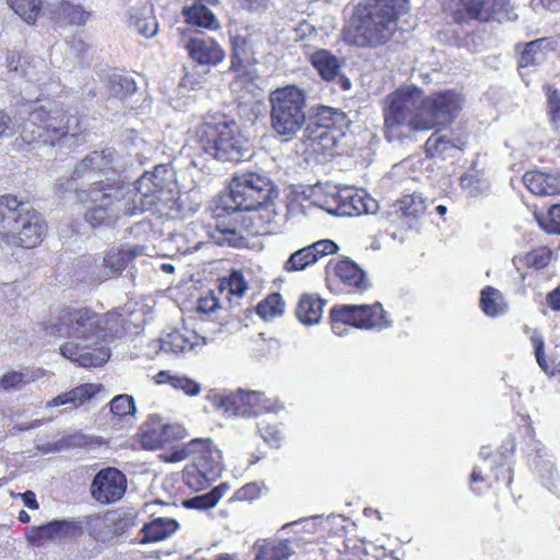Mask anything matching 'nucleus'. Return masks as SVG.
I'll return each mask as SVG.
<instances>
[{"mask_svg": "<svg viewBox=\"0 0 560 560\" xmlns=\"http://www.w3.org/2000/svg\"><path fill=\"white\" fill-rule=\"evenodd\" d=\"M229 189L212 210L208 235L219 246L240 247L244 236L237 212L272 208L278 190L267 174L256 171L235 174Z\"/></svg>", "mask_w": 560, "mask_h": 560, "instance_id": "3", "label": "nucleus"}, {"mask_svg": "<svg viewBox=\"0 0 560 560\" xmlns=\"http://www.w3.org/2000/svg\"><path fill=\"white\" fill-rule=\"evenodd\" d=\"M31 210L27 201H20L15 196L0 197V242L11 245L19 224Z\"/></svg>", "mask_w": 560, "mask_h": 560, "instance_id": "15", "label": "nucleus"}, {"mask_svg": "<svg viewBox=\"0 0 560 560\" xmlns=\"http://www.w3.org/2000/svg\"><path fill=\"white\" fill-rule=\"evenodd\" d=\"M79 119L67 116L57 104L36 105L21 126L3 110H0V137H11L20 129L22 139L27 143L54 145L56 141L71 135H78Z\"/></svg>", "mask_w": 560, "mask_h": 560, "instance_id": "4", "label": "nucleus"}, {"mask_svg": "<svg viewBox=\"0 0 560 560\" xmlns=\"http://www.w3.org/2000/svg\"><path fill=\"white\" fill-rule=\"evenodd\" d=\"M255 560H288L294 549L290 540L283 539L279 541H266L262 545H255Z\"/></svg>", "mask_w": 560, "mask_h": 560, "instance_id": "37", "label": "nucleus"}, {"mask_svg": "<svg viewBox=\"0 0 560 560\" xmlns=\"http://www.w3.org/2000/svg\"><path fill=\"white\" fill-rule=\"evenodd\" d=\"M126 15L129 25L142 36L150 38L158 33V22L149 0H129Z\"/></svg>", "mask_w": 560, "mask_h": 560, "instance_id": "20", "label": "nucleus"}, {"mask_svg": "<svg viewBox=\"0 0 560 560\" xmlns=\"http://www.w3.org/2000/svg\"><path fill=\"white\" fill-rule=\"evenodd\" d=\"M110 91L116 96L122 98L135 93L136 84L128 77L114 74L110 79Z\"/></svg>", "mask_w": 560, "mask_h": 560, "instance_id": "51", "label": "nucleus"}, {"mask_svg": "<svg viewBox=\"0 0 560 560\" xmlns=\"http://www.w3.org/2000/svg\"><path fill=\"white\" fill-rule=\"evenodd\" d=\"M196 137L200 150L219 162L238 163L252 155L234 120L210 117L197 127Z\"/></svg>", "mask_w": 560, "mask_h": 560, "instance_id": "6", "label": "nucleus"}, {"mask_svg": "<svg viewBox=\"0 0 560 560\" xmlns=\"http://www.w3.org/2000/svg\"><path fill=\"white\" fill-rule=\"evenodd\" d=\"M311 62L322 79L326 81L334 80L340 72V63L337 57L328 50L315 51L311 57Z\"/></svg>", "mask_w": 560, "mask_h": 560, "instance_id": "39", "label": "nucleus"}, {"mask_svg": "<svg viewBox=\"0 0 560 560\" xmlns=\"http://www.w3.org/2000/svg\"><path fill=\"white\" fill-rule=\"evenodd\" d=\"M338 130L306 131L305 141L314 151H322L324 154L332 155L337 147Z\"/></svg>", "mask_w": 560, "mask_h": 560, "instance_id": "42", "label": "nucleus"}, {"mask_svg": "<svg viewBox=\"0 0 560 560\" xmlns=\"http://www.w3.org/2000/svg\"><path fill=\"white\" fill-rule=\"evenodd\" d=\"M335 306L330 310V324H331V330L335 335L339 337H343L348 334L347 326H351L350 322H340L335 318Z\"/></svg>", "mask_w": 560, "mask_h": 560, "instance_id": "58", "label": "nucleus"}, {"mask_svg": "<svg viewBox=\"0 0 560 560\" xmlns=\"http://www.w3.org/2000/svg\"><path fill=\"white\" fill-rule=\"evenodd\" d=\"M547 97L551 124L560 132V91L548 85Z\"/></svg>", "mask_w": 560, "mask_h": 560, "instance_id": "52", "label": "nucleus"}, {"mask_svg": "<svg viewBox=\"0 0 560 560\" xmlns=\"http://www.w3.org/2000/svg\"><path fill=\"white\" fill-rule=\"evenodd\" d=\"M19 495L22 498L24 505L28 509L37 510L39 508L36 500V494L33 491L27 490L23 493H20Z\"/></svg>", "mask_w": 560, "mask_h": 560, "instance_id": "61", "label": "nucleus"}, {"mask_svg": "<svg viewBox=\"0 0 560 560\" xmlns=\"http://www.w3.org/2000/svg\"><path fill=\"white\" fill-rule=\"evenodd\" d=\"M549 217L551 222L557 225V231L560 233V203L550 207Z\"/></svg>", "mask_w": 560, "mask_h": 560, "instance_id": "63", "label": "nucleus"}, {"mask_svg": "<svg viewBox=\"0 0 560 560\" xmlns=\"http://www.w3.org/2000/svg\"><path fill=\"white\" fill-rule=\"evenodd\" d=\"M480 307L489 317H495L508 311L503 294L493 287H486L480 293Z\"/></svg>", "mask_w": 560, "mask_h": 560, "instance_id": "40", "label": "nucleus"}, {"mask_svg": "<svg viewBox=\"0 0 560 560\" xmlns=\"http://www.w3.org/2000/svg\"><path fill=\"white\" fill-rule=\"evenodd\" d=\"M175 173L172 166L160 164L144 173L133 185L110 179L97 180L88 189H75V200L91 203L84 220L92 226H110L121 215H136L154 210L174 197Z\"/></svg>", "mask_w": 560, "mask_h": 560, "instance_id": "1", "label": "nucleus"}, {"mask_svg": "<svg viewBox=\"0 0 560 560\" xmlns=\"http://www.w3.org/2000/svg\"><path fill=\"white\" fill-rule=\"evenodd\" d=\"M233 398L234 393L221 395L215 390H210L206 396L209 406H205V410L208 411V408L211 407L213 410H222L226 416H236L235 404H232Z\"/></svg>", "mask_w": 560, "mask_h": 560, "instance_id": "48", "label": "nucleus"}, {"mask_svg": "<svg viewBox=\"0 0 560 560\" xmlns=\"http://www.w3.org/2000/svg\"><path fill=\"white\" fill-rule=\"evenodd\" d=\"M178 528V523L168 517H158L142 528L141 542H154L168 538Z\"/></svg>", "mask_w": 560, "mask_h": 560, "instance_id": "34", "label": "nucleus"}, {"mask_svg": "<svg viewBox=\"0 0 560 560\" xmlns=\"http://www.w3.org/2000/svg\"><path fill=\"white\" fill-rule=\"evenodd\" d=\"M546 303L551 310L560 312V284L547 294Z\"/></svg>", "mask_w": 560, "mask_h": 560, "instance_id": "60", "label": "nucleus"}, {"mask_svg": "<svg viewBox=\"0 0 560 560\" xmlns=\"http://www.w3.org/2000/svg\"><path fill=\"white\" fill-rule=\"evenodd\" d=\"M402 0H376L358 5L343 30L346 43L358 47L385 44L396 28Z\"/></svg>", "mask_w": 560, "mask_h": 560, "instance_id": "5", "label": "nucleus"}, {"mask_svg": "<svg viewBox=\"0 0 560 560\" xmlns=\"http://www.w3.org/2000/svg\"><path fill=\"white\" fill-rule=\"evenodd\" d=\"M185 435L186 430L180 424L164 423L159 416H151L143 427L141 443L147 450L170 447L174 452L180 447L173 443L184 439Z\"/></svg>", "mask_w": 560, "mask_h": 560, "instance_id": "12", "label": "nucleus"}, {"mask_svg": "<svg viewBox=\"0 0 560 560\" xmlns=\"http://www.w3.org/2000/svg\"><path fill=\"white\" fill-rule=\"evenodd\" d=\"M523 182L534 195L552 196L560 192V173L527 172Z\"/></svg>", "mask_w": 560, "mask_h": 560, "instance_id": "27", "label": "nucleus"}, {"mask_svg": "<svg viewBox=\"0 0 560 560\" xmlns=\"http://www.w3.org/2000/svg\"><path fill=\"white\" fill-rule=\"evenodd\" d=\"M550 258L551 250L549 248L538 247L523 256L514 257L513 264L517 269L520 265L534 269H542L549 264Z\"/></svg>", "mask_w": 560, "mask_h": 560, "instance_id": "44", "label": "nucleus"}, {"mask_svg": "<svg viewBox=\"0 0 560 560\" xmlns=\"http://www.w3.org/2000/svg\"><path fill=\"white\" fill-rule=\"evenodd\" d=\"M85 443V436L82 435V434H72V435H68L66 438H62L61 440H59L55 447H54V451H61L63 448H69V447H73V446H81Z\"/></svg>", "mask_w": 560, "mask_h": 560, "instance_id": "56", "label": "nucleus"}, {"mask_svg": "<svg viewBox=\"0 0 560 560\" xmlns=\"http://www.w3.org/2000/svg\"><path fill=\"white\" fill-rule=\"evenodd\" d=\"M202 340V345L206 343V338L199 337L195 332L188 335L183 334L178 330H174L167 334L161 341V348L165 352L183 353L191 351L198 346V340Z\"/></svg>", "mask_w": 560, "mask_h": 560, "instance_id": "35", "label": "nucleus"}, {"mask_svg": "<svg viewBox=\"0 0 560 560\" xmlns=\"http://www.w3.org/2000/svg\"><path fill=\"white\" fill-rule=\"evenodd\" d=\"M233 399L232 404H235L236 416L252 417L282 409V406H279L277 400L266 397L260 392L240 389L234 393Z\"/></svg>", "mask_w": 560, "mask_h": 560, "instance_id": "18", "label": "nucleus"}, {"mask_svg": "<svg viewBox=\"0 0 560 560\" xmlns=\"http://www.w3.org/2000/svg\"><path fill=\"white\" fill-rule=\"evenodd\" d=\"M318 206L326 212L338 217L374 213L378 208L377 201L364 191L351 188L337 190L335 187Z\"/></svg>", "mask_w": 560, "mask_h": 560, "instance_id": "10", "label": "nucleus"}, {"mask_svg": "<svg viewBox=\"0 0 560 560\" xmlns=\"http://www.w3.org/2000/svg\"><path fill=\"white\" fill-rule=\"evenodd\" d=\"M342 117V113L335 110L331 107L323 106L316 109L314 114H312L306 120L305 130L306 131H317V130H338L336 128L337 121Z\"/></svg>", "mask_w": 560, "mask_h": 560, "instance_id": "38", "label": "nucleus"}, {"mask_svg": "<svg viewBox=\"0 0 560 560\" xmlns=\"http://www.w3.org/2000/svg\"><path fill=\"white\" fill-rule=\"evenodd\" d=\"M549 45L547 38H539L526 44L520 56V68L525 69L541 63L546 59Z\"/></svg>", "mask_w": 560, "mask_h": 560, "instance_id": "43", "label": "nucleus"}, {"mask_svg": "<svg viewBox=\"0 0 560 560\" xmlns=\"http://www.w3.org/2000/svg\"><path fill=\"white\" fill-rule=\"evenodd\" d=\"M225 491L226 486L220 485L207 493L185 500L183 504L187 509L208 510L219 502Z\"/></svg>", "mask_w": 560, "mask_h": 560, "instance_id": "45", "label": "nucleus"}, {"mask_svg": "<svg viewBox=\"0 0 560 560\" xmlns=\"http://www.w3.org/2000/svg\"><path fill=\"white\" fill-rule=\"evenodd\" d=\"M118 166V155L114 149L107 148L93 151L78 162L72 171L73 178H81L90 174H107Z\"/></svg>", "mask_w": 560, "mask_h": 560, "instance_id": "19", "label": "nucleus"}, {"mask_svg": "<svg viewBox=\"0 0 560 560\" xmlns=\"http://www.w3.org/2000/svg\"><path fill=\"white\" fill-rule=\"evenodd\" d=\"M231 71L237 77L253 78L255 65L257 63L256 52L252 39L243 35L231 36Z\"/></svg>", "mask_w": 560, "mask_h": 560, "instance_id": "17", "label": "nucleus"}, {"mask_svg": "<svg viewBox=\"0 0 560 560\" xmlns=\"http://www.w3.org/2000/svg\"><path fill=\"white\" fill-rule=\"evenodd\" d=\"M384 133L389 142L401 141L423 128L422 92L418 88L399 89L384 104Z\"/></svg>", "mask_w": 560, "mask_h": 560, "instance_id": "7", "label": "nucleus"}, {"mask_svg": "<svg viewBox=\"0 0 560 560\" xmlns=\"http://www.w3.org/2000/svg\"><path fill=\"white\" fill-rule=\"evenodd\" d=\"M215 479L217 478H210L209 476L203 475L201 471L196 469V467L187 466L184 470L185 483L196 491L206 488Z\"/></svg>", "mask_w": 560, "mask_h": 560, "instance_id": "50", "label": "nucleus"}, {"mask_svg": "<svg viewBox=\"0 0 560 560\" xmlns=\"http://www.w3.org/2000/svg\"><path fill=\"white\" fill-rule=\"evenodd\" d=\"M466 141L462 137L435 131L425 141L424 148L431 158H455L464 149Z\"/></svg>", "mask_w": 560, "mask_h": 560, "instance_id": "24", "label": "nucleus"}, {"mask_svg": "<svg viewBox=\"0 0 560 560\" xmlns=\"http://www.w3.org/2000/svg\"><path fill=\"white\" fill-rule=\"evenodd\" d=\"M10 8L27 24H34L42 8L40 0H7Z\"/></svg>", "mask_w": 560, "mask_h": 560, "instance_id": "46", "label": "nucleus"}, {"mask_svg": "<svg viewBox=\"0 0 560 560\" xmlns=\"http://www.w3.org/2000/svg\"><path fill=\"white\" fill-rule=\"evenodd\" d=\"M127 489L126 476L117 468L101 469L91 485V494L100 503L110 504L122 498Z\"/></svg>", "mask_w": 560, "mask_h": 560, "instance_id": "14", "label": "nucleus"}, {"mask_svg": "<svg viewBox=\"0 0 560 560\" xmlns=\"http://www.w3.org/2000/svg\"><path fill=\"white\" fill-rule=\"evenodd\" d=\"M335 318L340 322H350L351 327L359 329H373L387 327L384 310L381 303L360 305L335 306Z\"/></svg>", "mask_w": 560, "mask_h": 560, "instance_id": "13", "label": "nucleus"}, {"mask_svg": "<svg viewBox=\"0 0 560 560\" xmlns=\"http://www.w3.org/2000/svg\"><path fill=\"white\" fill-rule=\"evenodd\" d=\"M509 0H460L468 18L489 21L494 13L502 11Z\"/></svg>", "mask_w": 560, "mask_h": 560, "instance_id": "32", "label": "nucleus"}, {"mask_svg": "<svg viewBox=\"0 0 560 560\" xmlns=\"http://www.w3.org/2000/svg\"><path fill=\"white\" fill-rule=\"evenodd\" d=\"M166 462L176 463L191 457V467H196L210 478H218L222 471L221 452L209 439H195L174 452L161 455Z\"/></svg>", "mask_w": 560, "mask_h": 560, "instance_id": "9", "label": "nucleus"}, {"mask_svg": "<svg viewBox=\"0 0 560 560\" xmlns=\"http://www.w3.org/2000/svg\"><path fill=\"white\" fill-rule=\"evenodd\" d=\"M81 532V526L72 520H54L47 524L32 528L30 540L39 544L42 539L60 540L71 538Z\"/></svg>", "mask_w": 560, "mask_h": 560, "instance_id": "23", "label": "nucleus"}, {"mask_svg": "<svg viewBox=\"0 0 560 560\" xmlns=\"http://www.w3.org/2000/svg\"><path fill=\"white\" fill-rule=\"evenodd\" d=\"M334 271L336 277L348 288L353 291H364L368 287L365 273L350 259H342L338 261Z\"/></svg>", "mask_w": 560, "mask_h": 560, "instance_id": "30", "label": "nucleus"}, {"mask_svg": "<svg viewBox=\"0 0 560 560\" xmlns=\"http://www.w3.org/2000/svg\"><path fill=\"white\" fill-rule=\"evenodd\" d=\"M47 11L52 20L63 24L82 25L88 22L91 11L80 3L69 0H56L47 5Z\"/></svg>", "mask_w": 560, "mask_h": 560, "instance_id": "25", "label": "nucleus"}, {"mask_svg": "<svg viewBox=\"0 0 560 560\" xmlns=\"http://www.w3.org/2000/svg\"><path fill=\"white\" fill-rule=\"evenodd\" d=\"M425 209V200L421 195L412 194L398 200L394 214L401 221L402 228L416 229Z\"/></svg>", "mask_w": 560, "mask_h": 560, "instance_id": "26", "label": "nucleus"}, {"mask_svg": "<svg viewBox=\"0 0 560 560\" xmlns=\"http://www.w3.org/2000/svg\"><path fill=\"white\" fill-rule=\"evenodd\" d=\"M23 383H25L24 374L15 371L8 372L0 378V387L5 390L15 389Z\"/></svg>", "mask_w": 560, "mask_h": 560, "instance_id": "54", "label": "nucleus"}, {"mask_svg": "<svg viewBox=\"0 0 560 560\" xmlns=\"http://www.w3.org/2000/svg\"><path fill=\"white\" fill-rule=\"evenodd\" d=\"M206 2H192L190 5L183 8L185 21L194 26L202 27L211 31L220 28V22L213 12L205 5Z\"/></svg>", "mask_w": 560, "mask_h": 560, "instance_id": "31", "label": "nucleus"}, {"mask_svg": "<svg viewBox=\"0 0 560 560\" xmlns=\"http://www.w3.org/2000/svg\"><path fill=\"white\" fill-rule=\"evenodd\" d=\"M218 307V301L214 298L201 299L198 302V310L203 313L213 312Z\"/></svg>", "mask_w": 560, "mask_h": 560, "instance_id": "62", "label": "nucleus"}, {"mask_svg": "<svg viewBox=\"0 0 560 560\" xmlns=\"http://www.w3.org/2000/svg\"><path fill=\"white\" fill-rule=\"evenodd\" d=\"M75 275L80 281L86 283H100L109 279L103 257H89L81 260Z\"/></svg>", "mask_w": 560, "mask_h": 560, "instance_id": "36", "label": "nucleus"}, {"mask_svg": "<svg viewBox=\"0 0 560 560\" xmlns=\"http://www.w3.org/2000/svg\"><path fill=\"white\" fill-rule=\"evenodd\" d=\"M259 492V487L254 482H249L236 491V498L238 500H254L258 498Z\"/></svg>", "mask_w": 560, "mask_h": 560, "instance_id": "57", "label": "nucleus"}, {"mask_svg": "<svg viewBox=\"0 0 560 560\" xmlns=\"http://www.w3.org/2000/svg\"><path fill=\"white\" fill-rule=\"evenodd\" d=\"M338 249V245L331 240L317 241L291 254L284 262L283 269L288 272L302 271L322 257L335 254Z\"/></svg>", "mask_w": 560, "mask_h": 560, "instance_id": "16", "label": "nucleus"}, {"mask_svg": "<svg viewBox=\"0 0 560 560\" xmlns=\"http://www.w3.org/2000/svg\"><path fill=\"white\" fill-rule=\"evenodd\" d=\"M144 247L135 245L110 249L103 256L108 278L116 277L138 256L143 255Z\"/></svg>", "mask_w": 560, "mask_h": 560, "instance_id": "28", "label": "nucleus"}, {"mask_svg": "<svg viewBox=\"0 0 560 560\" xmlns=\"http://www.w3.org/2000/svg\"><path fill=\"white\" fill-rule=\"evenodd\" d=\"M325 301L315 294H303L296 307V317L304 325L318 324L323 316Z\"/></svg>", "mask_w": 560, "mask_h": 560, "instance_id": "33", "label": "nucleus"}, {"mask_svg": "<svg viewBox=\"0 0 560 560\" xmlns=\"http://www.w3.org/2000/svg\"><path fill=\"white\" fill-rule=\"evenodd\" d=\"M185 47L190 58L200 65L217 66L225 58L224 49L209 37H191Z\"/></svg>", "mask_w": 560, "mask_h": 560, "instance_id": "22", "label": "nucleus"}, {"mask_svg": "<svg viewBox=\"0 0 560 560\" xmlns=\"http://www.w3.org/2000/svg\"><path fill=\"white\" fill-rule=\"evenodd\" d=\"M270 128L290 141L306 124V93L295 85L278 88L269 94Z\"/></svg>", "mask_w": 560, "mask_h": 560, "instance_id": "8", "label": "nucleus"}, {"mask_svg": "<svg viewBox=\"0 0 560 560\" xmlns=\"http://www.w3.org/2000/svg\"><path fill=\"white\" fill-rule=\"evenodd\" d=\"M156 384H168L176 390H182L188 396H197L201 386L194 380L179 374H172L170 371H161L155 376Z\"/></svg>", "mask_w": 560, "mask_h": 560, "instance_id": "41", "label": "nucleus"}, {"mask_svg": "<svg viewBox=\"0 0 560 560\" xmlns=\"http://www.w3.org/2000/svg\"><path fill=\"white\" fill-rule=\"evenodd\" d=\"M530 341L535 349V352H540L541 350H544L545 342L542 336L539 332L534 331V334L530 337Z\"/></svg>", "mask_w": 560, "mask_h": 560, "instance_id": "64", "label": "nucleus"}, {"mask_svg": "<svg viewBox=\"0 0 560 560\" xmlns=\"http://www.w3.org/2000/svg\"><path fill=\"white\" fill-rule=\"evenodd\" d=\"M242 7L252 12H261L269 8V0H242Z\"/></svg>", "mask_w": 560, "mask_h": 560, "instance_id": "59", "label": "nucleus"}, {"mask_svg": "<svg viewBox=\"0 0 560 560\" xmlns=\"http://www.w3.org/2000/svg\"><path fill=\"white\" fill-rule=\"evenodd\" d=\"M101 390V385L86 383L68 392L61 393L57 397L46 402L47 408L68 406L69 408H77L84 401L94 397Z\"/></svg>", "mask_w": 560, "mask_h": 560, "instance_id": "29", "label": "nucleus"}, {"mask_svg": "<svg viewBox=\"0 0 560 560\" xmlns=\"http://www.w3.org/2000/svg\"><path fill=\"white\" fill-rule=\"evenodd\" d=\"M226 285L229 294L234 295L236 298L243 296L247 290V283L242 273L238 271H233L231 273Z\"/></svg>", "mask_w": 560, "mask_h": 560, "instance_id": "53", "label": "nucleus"}, {"mask_svg": "<svg viewBox=\"0 0 560 560\" xmlns=\"http://www.w3.org/2000/svg\"><path fill=\"white\" fill-rule=\"evenodd\" d=\"M110 411L117 417L132 416L136 412V402L132 396L121 394L110 401Z\"/></svg>", "mask_w": 560, "mask_h": 560, "instance_id": "49", "label": "nucleus"}, {"mask_svg": "<svg viewBox=\"0 0 560 560\" xmlns=\"http://www.w3.org/2000/svg\"><path fill=\"white\" fill-rule=\"evenodd\" d=\"M256 311L261 318L271 319L282 315L284 312V302L280 294L272 293L258 303Z\"/></svg>", "mask_w": 560, "mask_h": 560, "instance_id": "47", "label": "nucleus"}, {"mask_svg": "<svg viewBox=\"0 0 560 560\" xmlns=\"http://www.w3.org/2000/svg\"><path fill=\"white\" fill-rule=\"evenodd\" d=\"M46 228L43 217L31 207L28 213L19 224L18 231L14 233V238L11 241V245L14 244L21 247L33 248L43 241Z\"/></svg>", "mask_w": 560, "mask_h": 560, "instance_id": "21", "label": "nucleus"}, {"mask_svg": "<svg viewBox=\"0 0 560 560\" xmlns=\"http://www.w3.org/2000/svg\"><path fill=\"white\" fill-rule=\"evenodd\" d=\"M260 436L271 446L278 447L282 440L280 431L273 425L258 427Z\"/></svg>", "mask_w": 560, "mask_h": 560, "instance_id": "55", "label": "nucleus"}, {"mask_svg": "<svg viewBox=\"0 0 560 560\" xmlns=\"http://www.w3.org/2000/svg\"><path fill=\"white\" fill-rule=\"evenodd\" d=\"M463 97L454 91H443L422 97L423 130L451 122L459 113Z\"/></svg>", "mask_w": 560, "mask_h": 560, "instance_id": "11", "label": "nucleus"}, {"mask_svg": "<svg viewBox=\"0 0 560 560\" xmlns=\"http://www.w3.org/2000/svg\"><path fill=\"white\" fill-rule=\"evenodd\" d=\"M121 314H98L88 306H66L50 313L43 323L47 335L67 338L60 353L80 366H100L110 357L105 337L118 331Z\"/></svg>", "mask_w": 560, "mask_h": 560, "instance_id": "2", "label": "nucleus"}]
</instances>
